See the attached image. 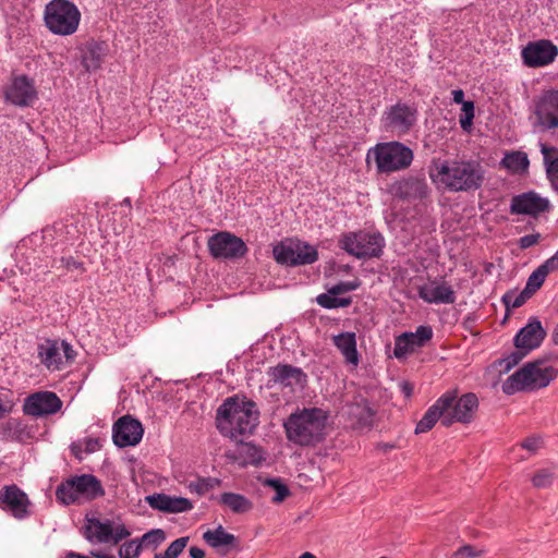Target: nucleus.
Here are the masks:
<instances>
[{"label": "nucleus", "mask_w": 558, "mask_h": 558, "mask_svg": "<svg viewBox=\"0 0 558 558\" xmlns=\"http://www.w3.org/2000/svg\"><path fill=\"white\" fill-rule=\"evenodd\" d=\"M147 504L155 510L166 513H181L193 509V502L185 497H172L156 493L146 497Z\"/></svg>", "instance_id": "nucleus-25"}, {"label": "nucleus", "mask_w": 558, "mask_h": 558, "mask_svg": "<svg viewBox=\"0 0 558 558\" xmlns=\"http://www.w3.org/2000/svg\"><path fill=\"white\" fill-rule=\"evenodd\" d=\"M189 543V537L183 536L174 539L166 549V558H178Z\"/></svg>", "instance_id": "nucleus-46"}, {"label": "nucleus", "mask_w": 558, "mask_h": 558, "mask_svg": "<svg viewBox=\"0 0 558 558\" xmlns=\"http://www.w3.org/2000/svg\"><path fill=\"white\" fill-rule=\"evenodd\" d=\"M268 374L275 383L287 387L300 384L302 377H304L301 368L288 364H279L270 368Z\"/></svg>", "instance_id": "nucleus-29"}, {"label": "nucleus", "mask_w": 558, "mask_h": 558, "mask_svg": "<svg viewBox=\"0 0 558 558\" xmlns=\"http://www.w3.org/2000/svg\"><path fill=\"white\" fill-rule=\"evenodd\" d=\"M351 303H352V299L351 298H339L337 295L336 308H338V307H347Z\"/></svg>", "instance_id": "nucleus-59"}, {"label": "nucleus", "mask_w": 558, "mask_h": 558, "mask_svg": "<svg viewBox=\"0 0 558 558\" xmlns=\"http://www.w3.org/2000/svg\"><path fill=\"white\" fill-rule=\"evenodd\" d=\"M62 408V401L52 391H37L24 400L23 412L26 415L41 417L54 414Z\"/></svg>", "instance_id": "nucleus-16"}, {"label": "nucleus", "mask_w": 558, "mask_h": 558, "mask_svg": "<svg viewBox=\"0 0 558 558\" xmlns=\"http://www.w3.org/2000/svg\"><path fill=\"white\" fill-rule=\"evenodd\" d=\"M316 301L322 307L332 310L336 308L337 294H331L328 290L327 293L319 294Z\"/></svg>", "instance_id": "nucleus-50"}, {"label": "nucleus", "mask_w": 558, "mask_h": 558, "mask_svg": "<svg viewBox=\"0 0 558 558\" xmlns=\"http://www.w3.org/2000/svg\"><path fill=\"white\" fill-rule=\"evenodd\" d=\"M553 341L555 344H558V323H557V326L555 327L554 331H553Z\"/></svg>", "instance_id": "nucleus-64"}, {"label": "nucleus", "mask_w": 558, "mask_h": 558, "mask_svg": "<svg viewBox=\"0 0 558 558\" xmlns=\"http://www.w3.org/2000/svg\"><path fill=\"white\" fill-rule=\"evenodd\" d=\"M502 163L507 169L513 172H521L527 169L529 159L526 154L521 151H513L506 155V157L502 159Z\"/></svg>", "instance_id": "nucleus-37"}, {"label": "nucleus", "mask_w": 558, "mask_h": 558, "mask_svg": "<svg viewBox=\"0 0 558 558\" xmlns=\"http://www.w3.org/2000/svg\"><path fill=\"white\" fill-rule=\"evenodd\" d=\"M361 286V281L359 279L352 280V281H341L331 288H329V292L331 294H343L347 292H351L356 290Z\"/></svg>", "instance_id": "nucleus-47"}, {"label": "nucleus", "mask_w": 558, "mask_h": 558, "mask_svg": "<svg viewBox=\"0 0 558 558\" xmlns=\"http://www.w3.org/2000/svg\"><path fill=\"white\" fill-rule=\"evenodd\" d=\"M450 400L449 396H440L416 424L415 434L427 433L439 420L440 422L444 421V415L450 405Z\"/></svg>", "instance_id": "nucleus-26"}, {"label": "nucleus", "mask_w": 558, "mask_h": 558, "mask_svg": "<svg viewBox=\"0 0 558 558\" xmlns=\"http://www.w3.org/2000/svg\"><path fill=\"white\" fill-rule=\"evenodd\" d=\"M59 343H60V351L61 350L63 351V354H64V357L66 359V361H70V362L73 361L76 356V352L74 351L73 347L64 340Z\"/></svg>", "instance_id": "nucleus-52"}, {"label": "nucleus", "mask_w": 558, "mask_h": 558, "mask_svg": "<svg viewBox=\"0 0 558 558\" xmlns=\"http://www.w3.org/2000/svg\"><path fill=\"white\" fill-rule=\"evenodd\" d=\"M141 544L137 539H131L121 545L119 549L120 558H137L141 553Z\"/></svg>", "instance_id": "nucleus-44"}, {"label": "nucleus", "mask_w": 558, "mask_h": 558, "mask_svg": "<svg viewBox=\"0 0 558 558\" xmlns=\"http://www.w3.org/2000/svg\"><path fill=\"white\" fill-rule=\"evenodd\" d=\"M32 501L27 494L16 484L4 485L0 489V509L16 520L32 515Z\"/></svg>", "instance_id": "nucleus-14"}, {"label": "nucleus", "mask_w": 558, "mask_h": 558, "mask_svg": "<svg viewBox=\"0 0 558 558\" xmlns=\"http://www.w3.org/2000/svg\"><path fill=\"white\" fill-rule=\"evenodd\" d=\"M557 376V371L553 366H547L541 361L525 364L514 372L502 386L507 395H512L520 390H534L545 388Z\"/></svg>", "instance_id": "nucleus-5"}, {"label": "nucleus", "mask_w": 558, "mask_h": 558, "mask_svg": "<svg viewBox=\"0 0 558 558\" xmlns=\"http://www.w3.org/2000/svg\"><path fill=\"white\" fill-rule=\"evenodd\" d=\"M219 504L236 514H242L253 509V502L244 495L236 493H222Z\"/></svg>", "instance_id": "nucleus-31"}, {"label": "nucleus", "mask_w": 558, "mask_h": 558, "mask_svg": "<svg viewBox=\"0 0 558 558\" xmlns=\"http://www.w3.org/2000/svg\"><path fill=\"white\" fill-rule=\"evenodd\" d=\"M530 298L531 295L526 294V291L523 289L519 294H515L513 292H507L502 296V302L505 303L507 308H517L522 306Z\"/></svg>", "instance_id": "nucleus-42"}, {"label": "nucleus", "mask_w": 558, "mask_h": 558, "mask_svg": "<svg viewBox=\"0 0 558 558\" xmlns=\"http://www.w3.org/2000/svg\"><path fill=\"white\" fill-rule=\"evenodd\" d=\"M333 345L341 352L347 364L356 367L360 354L356 349V336L352 331L340 332L332 337Z\"/></svg>", "instance_id": "nucleus-27"}, {"label": "nucleus", "mask_w": 558, "mask_h": 558, "mask_svg": "<svg viewBox=\"0 0 558 558\" xmlns=\"http://www.w3.org/2000/svg\"><path fill=\"white\" fill-rule=\"evenodd\" d=\"M554 474L547 469L538 470L532 477V483L537 488H546L553 484Z\"/></svg>", "instance_id": "nucleus-45"}, {"label": "nucleus", "mask_w": 558, "mask_h": 558, "mask_svg": "<svg viewBox=\"0 0 558 558\" xmlns=\"http://www.w3.org/2000/svg\"><path fill=\"white\" fill-rule=\"evenodd\" d=\"M208 251L214 258L235 259L247 253L244 241L228 232L220 231L208 239Z\"/></svg>", "instance_id": "nucleus-15"}, {"label": "nucleus", "mask_w": 558, "mask_h": 558, "mask_svg": "<svg viewBox=\"0 0 558 558\" xmlns=\"http://www.w3.org/2000/svg\"><path fill=\"white\" fill-rule=\"evenodd\" d=\"M221 485V480L216 477H197L187 484V489L192 494L203 496L206 493L214 490Z\"/></svg>", "instance_id": "nucleus-35"}, {"label": "nucleus", "mask_w": 558, "mask_h": 558, "mask_svg": "<svg viewBox=\"0 0 558 558\" xmlns=\"http://www.w3.org/2000/svg\"><path fill=\"white\" fill-rule=\"evenodd\" d=\"M38 357L48 369H60L62 365V355L60 343L54 339H45L37 347Z\"/></svg>", "instance_id": "nucleus-28"}, {"label": "nucleus", "mask_w": 558, "mask_h": 558, "mask_svg": "<svg viewBox=\"0 0 558 558\" xmlns=\"http://www.w3.org/2000/svg\"><path fill=\"white\" fill-rule=\"evenodd\" d=\"M258 423V408L246 398L229 397L217 409V429L231 439L253 434Z\"/></svg>", "instance_id": "nucleus-2"}, {"label": "nucleus", "mask_w": 558, "mask_h": 558, "mask_svg": "<svg viewBox=\"0 0 558 558\" xmlns=\"http://www.w3.org/2000/svg\"><path fill=\"white\" fill-rule=\"evenodd\" d=\"M541 446L539 438L531 437L526 438L522 444L521 447L529 450V451H536Z\"/></svg>", "instance_id": "nucleus-53"}, {"label": "nucleus", "mask_w": 558, "mask_h": 558, "mask_svg": "<svg viewBox=\"0 0 558 558\" xmlns=\"http://www.w3.org/2000/svg\"><path fill=\"white\" fill-rule=\"evenodd\" d=\"M527 353L529 352L523 349H517L504 359L499 360V365L505 372H508L518 365L523 360V357L526 356Z\"/></svg>", "instance_id": "nucleus-40"}, {"label": "nucleus", "mask_w": 558, "mask_h": 558, "mask_svg": "<svg viewBox=\"0 0 558 558\" xmlns=\"http://www.w3.org/2000/svg\"><path fill=\"white\" fill-rule=\"evenodd\" d=\"M275 259L286 266L310 265L318 259L315 246L301 240L281 242L274 247Z\"/></svg>", "instance_id": "nucleus-11"}, {"label": "nucleus", "mask_w": 558, "mask_h": 558, "mask_svg": "<svg viewBox=\"0 0 558 558\" xmlns=\"http://www.w3.org/2000/svg\"><path fill=\"white\" fill-rule=\"evenodd\" d=\"M54 232L61 236L64 243L72 244L80 236V230L76 222L72 220L57 222L53 226Z\"/></svg>", "instance_id": "nucleus-36"}, {"label": "nucleus", "mask_w": 558, "mask_h": 558, "mask_svg": "<svg viewBox=\"0 0 558 558\" xmlns=\"http://www.w3.org/2000/svg\"><path fill=\"white\" fill-rule=\"evenodd\" d=\"M549 209V201L533 191L513 196L510 204V213L513 215H529L536 217Z\"/></svg>", "instance_id": "nucleus-19"}, {"label": "nucleus", "mask_w": 558, "mask_h": 558, "mask_svg": "<svg viewBox=\"0 0 558 558\" xmlns=\"http://www.w3.org/2000/svg\"><path fill=\"white\" fill-rule=\"evenodd\" d=\"M44 22L52 34L69 36L77 31L81 12L69 0H51L45 7Z\"/></svg>", "instance_id": "nucleus-6"}, {"label": "nucleus", "mask_w": 558, "mask_h": 558, "mask_svg": "<svg viewBox=\"0 0 558 558\" xmlns=\"http://www.w3.org/2000/svg\"><path fill=\"white\" fill-rule=\"evenodd\" d=\"M100 447L99 440L97 438H87L85 439V451L87 453L95 452Z\"/></svg>", "instance_id": "nucleus-55"}, {"label": "nucleus", "mask_w": 558, "mask_h": 558, "mask_svg": "<svg viewBox=\"0 0 558 558\" xmlns=\"http://www.w3.org/2000/svg\"><path fill=\"white\" fill-rule=\"evenodd\" d=\"M546 174L551 184L558 183V148L539 143Z\"/></svg>", "instance_id": "nucleus-32"}, {"label": "nucleus", "mask_w": 558, "mask_h": 558, "mask_svg": "<svg viewBox=\"0 0 558 558\" xmlns=\"http://www.w3.org/2000/svg\"><path fill=\"white\" fill-rule=\"evenodd\" d=\"M203 538L213 548L233 546L236 543L235 536L227 532L221 525L215 530L206 531Z\"/></svg>", "instance_id": "nucleus-33"}, {"label": "nucleus", "mask_w": 558, "mask_h": 558, "mask_svg": "<svg viewBox=\"0 0 558 558\" xmlns=\"http://www.w3.org/2000/svg\"><path fill=\"white\" fill-rule=\"evenodd\" d=\"M191 558H205V551L196 546H192L189 550Z\"/></svg>", "instance_id": "nucleus-58"}, {"label": "nucleus", "mask_w": 558, "mask_h": 558, "mask_svg": "<svg viewBox=\"0 0 558 558\" xmlns=\"http://www.w3.org/2000/svg\"><path fill=\"white\" fill-rule=\"evenodd\" d=\"M417 109L414 105L398 101L386 107L380 122L385 131L403 136L410 133L417 122Z\"/></svg>", "instance_id": "nucleus-9"}, {"label": "nucleus", "mask_w": 558, "mask_h": 558, "mask_svg": "<svg viewBox=\"0 0 558 558\" xmlns=\"http://www.w3.org/2000/svg\"><path fill=\"white\" fill-rule=\"evenodd\" d=\"M442 396H449L451 400L441 425L449 427L453 423L469 424L474 420L478 409V399L475 393L468 392L459 397L457 390H448Z\"/></svg>", "instance_id": "nucleus-10"}, {"label": "nucleus", "mask_w": 558, "mask_h": 558, "mask_svg": "<svg viewBox=\"0 0 558 558\" xmlns=\"http://www.w3.org/2000/svg\"><path fill=\"white\" fill-rule=\"evenodd\" d=\"M543 265L549 272L558 270V251L545 263H543Z\"/></svg>", "instance_id": "nucleus-54"}, {"label": "nucleus", "mask_w": 558, "mask_h": 558, "mask_svg": "<svg viewBox=\"0 0 558 558\" xmlns=\"http://www.w3.org/2000/svg\"><path fill=\"white\" fill-rule=\"evenodd\" d=\"M232 458L241 465H258L265 460L263 450L259 447L252 442L243 441L236 445Z\"/></svg>", "instance_id": "nucleus-30"}, {"label": "nucleus", "mask_w": 558, "mask_h": 558, "mask_svg": "<svg viewBox=\"0 0 558 558\" xmlns=\"http://www.w3.org/2000/svg\"><path fill=\"white\" fill-rule=\"evenodd\" d=\"M452 100L456 102V104H462L465 102L464 101V92L462 89H454L452 90Z\"/></svg>", "instance_id": "nucleus-57"}, {"label": "nucleus", "mask_w": 558, "mask_h": 558, "mask_svg": "<svg viewBox=\"0 0 558 558\" xmlns=\"http://www.w3.org/2000/svg\"><path fill=\"white\" fill-rule=\"evenodd\" d=\"M364 411L366 413V417L363 418V423L364 424H369L372 422V420H373L374 412L369 408H367V407H365Z\"/></svg>", "instance_id": "nucleus-61"}, {"label": "nucleus", "mask_w": 558, "mask_h": 558, "mask_svg": "<svg viewBox=\"0 0 558 558\" xmlns=\"http://www.w3.org/2000/svg\"><path fill=\"white\" fill-rule=\"evenodd\" d=\"M165 539V531L161 529H154L145 533L138 541V544H141V548L144 546L147 548L150 547L153 549H156Z\"/></svg>", "instance_id": "nucleus-39"}, {"label": "nucleus", "mask_w": 558, "mask_h": 558, "mask_svg": "<svg viewBox=\"0 0 558 558\" xmlns=\"http://www.w3.org/2000/svg\"><path fill=\"white\" fill-rule=\"evenodd\" d=\"M418 296L429 304H453L456 292L446 281L434 280L429 284L418 288Z\"/></svg>", "instance_id": "nucleus-24"}, {"label": "nucleus", "mask_w": 558, "mask_h": 558, "mask_svg": "<svg viewBox=\"0 0 558 558\" xmlns=\"http://www.w3.org/2000/svg\"><path fill=\"white\" fill-rule=\"evenodd\" d=\"M338 246L357 259H371L381 256L385 239L379 232L357 230L342 233Z\"/></svg>", "instance_id": "nucleus-7"}, {"label": "nucleus", "mask_w": 558, "mask_h": 558, "mask_svg": "<svg viewBox=\"0 0 558 558\" xmlns=\"http://www.w3.org/2000/svg\"><path fill=\"white\" fill-rule=\"evenodd\" d=\"M54 263H57V260H54ZM58 263L69 271L77 270L81 274L85 271L83 262L77 260L72 256H63L58 259Z\"/></svg>", "instance_id": "nucleus-48"}, {"label": "nucleus", "mask_w": 558, "mask_h": 558, "mask_svg": "<svg viewBox=\"0 0 558 558\" xmlns=\"http://www.w3.org/2000/svg\"><path fill=\"white\" fill-rule=\"evenodd\" d=\"M84 536L89 542L118 544L130 535V531L123 524H117L109 520L87 518L84 527Z\"/></svg>", "instance_id": "nucleus-13"}, {"label": "nucleus", "mask_w": 558, "mask_h": 558, "mask_svg": "<svg viewBox=\"0 0 558 558\" xmlns=\"http://www.w3.org/2000/svg\"><path fill=\"white\" fill-rule=\"evenodd\" d=\"M4 94L8 101L20 107L31 106L37 97L34 81L26 75L14 77Z\"/></svg>", "instance_id": "nucleus-21"}, {"label": "nucleus", "mask_w": 558, "mask_h": 558, "mask_svg": "<svg viewBox=\"0 0 558 558\" xmlns=\"http://www.w3.org/2000/svg\"><path fill=\"white\" fill-rule=\"evenodd\" d=\"M539 239H541V234L539 233L526 234V235L520 238V240H519V247L521 250H526V248L537 244L539 242Z\"/></svg>", "instance_id": "nucleus-51"}, {"label": "nucleus", "mask_w": 558, "mask_h": 558, "mask_svg": "<svg viewBox=\"0 0 558 558\" xmlns=\"http://www.w3.org/2000/svg\"><path fill=\"white\" fill-rule=\"evenodd\" d=\"M548 274L549 271L545 268L543 264L538 266L527 278L524 288L526 294H530L532 296L543 286Z\"/></svg>", "instance_id": "nucleus-38"}, {"label": "nucleus", "mask_w": 558, "mask_h": 558, "mask_svg": "<svg viewBox=\"0 0 558 558\" xmlns=\"http://www.w3.org/2000/svg\"><path fill=\"white\" fill-rule=\"evenodd\" d=\"M90 555L96 558H116L114 555L101 554L100 551H90Z\"/></svg>", "instance_id": "nucleus-62"}, {"label": "nucleus", "mask_w": 558, "mask_h": 558, "mask_svg": "<svg viewBox=\"0 0 558 558\" xmlns=\"http://www.w3.org/2000/svg\"><path fill=\"white\" fill-rule=\"evenodd\" d=\"M373 158L378 174H390L408 169L414 158L413 150L403 143H378L367 151V162Z\"/></svg>", "instance_id": "nucleus-4"}, {"label": "nucleus", "mask_w": 558, "mask_h": 558, "mask_svg": "<svg viewBox=\"0 0 558 558\" xmlns=\"http://www.w3.org/2000/svg\"><path fill=\"white\" fill-rule=\"evenodd\" d=\"M483 549H476L472 545H463L460 548H458L457 551L453 553V557H469V558H478L484 555Z\"/></svg>", "instance_id": "nucleus-49"}, {"label": "nucleus", "mask_w": 558, "mask_h": 558, "mask_svg": "<svg viewBox=\"0 0 558 558\" xmlns=\"http://www.w3.org/2000/svg\"><path fill=\"white\" fill-rule=\"evenodd\" d=\"M400 389L405 398H410L413 395L414 386L410 381H402Z\"/></svg>", "instance_id": "nucleus-56"}, {"label": "nucleus", "mask_w": 558, "mask_h": 558, "mask_svg": "<svg viewBox=\"0 0 558 558\" xmlns=\"http://www.w3.org/2000/svg\"><path fill=\"white\" fill-rule=\"evenodd\" d=\"M433 338L430 326L421 325L414 332L407 331L395 340L393 354L398 360L405 357L417 348H423Z\"/></svg>", "instance_id": "nucleus-17"}, {"label": "nucleus", "mask_w": 558, "mask_h": 558, "mask_svg": "<svg viewBox=\"0 0 558 558\" xmlns=\"http://www.w3.org/2000/svg\"><path fill=\"white\" fill-rule=\"evenodd\" d=\"M65 557L66 558H88L87 556L81 555L75 551H69Z\"/></svg>", "instance_id": "nucleus-63"}, {"label": "nucleus", "mask_w": 558, "mask_h": 558, "mask_svg": "<svg viewBox=\"0 0 558 558\" xmlns=\"http://www.w3.org/2000/svg\"><path fill=\"white\" fill-rule=\"evenodd\" d=\"M557 54V47L549 40L530 43L522 51L524 63L534 68L549 64Z\"/></svg>", "instance_id": "nucleus-22"}, {"label": "nucleus", "mask_w": 558, "mask_h": 558, "mask_svg": "<svg viewBox=\"0 0 558 558\" xmlns=\"http://www.w3.org/2000/svg\"><path fill=\"white\" fill-rule=\"evenodd\" d=\"M105 495L101 482L92 474L72 476L58 485L56 497L62 505H72L84 498L94 500Z\"/></svg>", "instance_id": "nucleus-8"}, {"label": "nucleus", "mask_w": 558, "mask_h": 558, "mask_svg": "<svg viewBox=\"0 0 558 558\" xmlns=\"http://www.w3.org/2000/svg\"><path fill=\"white\" fill-rule=\"evenodd\" d=\"M386 192L393 199L413 203L423 201L429 195L428 184L423 177L408 175L395 179L386 186Z\"/></svg>", "instance_id": "nucleus-12"}, {"label": "nucleus", "mask_w": 558, "mask_h": 558, "mask_svg": "<svg viewBox=\"0 0 558 558\" xmlns=\"http://www.w3.org/2000/svg\"><path fill=\"white\" fill-rule=\"evenodd\" d=\"M428 174L437 187L452 193L474 192L485 181L484 167L478 160L471 158H434Z\"/></svg>", "instance_id": "nucleus-1"}, {"label": "nucleus", "mask_w": 558, "mask_h": 558, "mask_svg": "<svg viewBox=\"0 0 558 558\" xmlns=\"http://www.w3.org/2000/svg\"><path fill=\"white\" fill-rule=\"evenodd\" d=\"M546 337V330L536 317H531L529 323L522 327L514 337L517 349H523L526 352L538 348Z\"/></svg>", "instance_id": "nucleus-23"}, {"label": "nucleus", "mask_w": 558, "mask_h": 558, "mask_svg": "<svg viewBox=\"0 0 558 558\" xmlns=\"http://www.w3.org/2000/svg\"><path fill=\"white\" fill-rule=\"evenodd\" d=\"M12 407L8 403L2 402L0 399V418H3L7 414L11 412Z\"/></svg>", "instance_id": "nucleus-60"}, {"label": "nucleus", "mask_w": 558, "mask_h": 558, "mask_svg": "<svg viewBox=\"0 0 558 558\" xmlns=\"http://www.w3.org/2000/svg\"><path fill=\"white\" fill-rule=\"evenodd\" d=\"M474 119V104L472 101L463 102L462 114L460 116L459 123L462 130L469 131L472 126Z\"/></svg>", "instance_id": "nucleus-43"}, {"label": "nucleus", "mask_w": 558, "mask_h": 558, "mask_svg": "<svg viewBox=\"0 0 558 558\" xmlns=\"http://www.w3.org/2000/svg\"><path fill=\"white\" fill-rule=\"evenodd\" d=\"M328 412L320 408H303L291 413L283 423L287 439L300 447H314L326 436Z\"/></svg>", "instance_id": "nucleus-3"}, {"label": "nucleus", "mask_w": 558, "mask_h": 558, "mask_svg": "<svg viewBox=\"0 0 558 558\" xmlns=\"http://www.w3.org/2000/svg\"><path fill=\"white\" fill-rule=\"evenodd\" d=\"M558 89L546 90L535 106V116L539 125L546 130L558 128Z\"/></svg>", "instance_id": "nucleus-20"}, {"label": "nucleus", "mask_w": 558, "mask_h": 558, "mask_svg": "<svg viewBox=\"0 0 558 558\" xmlns=\"http://www.w3.org/2000/svg\"><path fill=\"white\" fill-rule=\"evenodd\" d=\"M143 426L136 418L125 415L120 417L112 428V440L120 448L135 446L143 437Z\"/></svg>", "instance_id": "nucleus-18"}, {"label": "nucleus", "mask_w": 558, "mask_h": 558, "mask_svg": "<svg viewBox=\"0 0 558 558\" xmlns=\"http://www.w3.org/2000/svg\"><path fill=\"white\" fill-rule=\"evenodd\" d=\"M266 485L272 487L276 492V495L271 498L275 504L283 501L290 494L288 486L279 478H269L266 481Z\"/></svg>", "instance_id": "nucleus-41"}, {"label": "nucleus", "mask_w": 558, "mask_h": 558, "mask_svg": "<svg viewBox=\"0 0 558 558\" xmlns=\"http://www.w3.org/2000/svg\"><path fill=\"white\" fill-rule=\"evenodd\" d=\"M82 63L87 71H95L102 63V48L99 44H89L83 52Z\"/></svg>", "instance_id": "nucleus-34"}]
</instances>
